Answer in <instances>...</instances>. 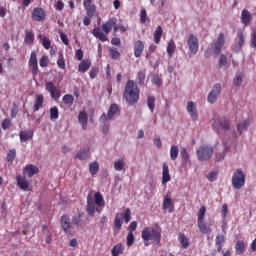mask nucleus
I'll return each instance as SVG.
<instances>
[{"instance_id": "obj_1", "label": "nucleus", "mask_w": 256, "mask_h": 256, "mask_svg": "<svg viewBox=\"0 0 256 256\" xmlns=\"http://www.w3.org/2000/svg\"><path fill=\"white\" fill-rule=\"evenodd\" d=\"M139 86L133 80H128L124 90V99L129 105H135L139 101Z\"/></svg>"}, {"instance_id": "obj_2", "label": "nucleus", "mask_w": 256, "mask_h": 256, "mask_svg": "<svg viewBox=\"0 0 256 256\" xmlns=\"http://www.w3.org/2000/svg\"><path fill=\"white\" fill-rule=\"evenodd\" d=\"M115 25H117V18H111L106 23L102 24V30L101 28L96 27L93 29L92 33L94 37L105 43V41H107V34L110 33Z\"/></svg>"}, {"instance_id": "obj_3", "label": "nucleus", "mask_w": 256, "mask_h": 256, "mask_svg": "<svg viewBox=\"0 0 256 256\" xmlns=\"http://www.w3.org/2000/svg\"><path fill=\"white\" fill-rule=\"evenodd\" d=\"M141 237L145 241V247H149V243L147 241H152L153 243H156V245H159V243H161V232L155 230V228H145L142 231Z\"/></svg>"}, {"instance_id": "obj_4", "label": "nucleus", "mask_w": 256, "mask_h": 256, "mask_svg": "<svg viewBox=\"0 0 256 256\" xmlns=\"http://www.w3.org/2000/svg\"><path fill=\"white\" fill-rule=\"evenodd\" d=\"M212 129H214L216 133H219L221 129H223V131H229V129H231V124H229V120L225 118V116L214 114L212 119Z\"/></svg>"}, {"instance_id": "obj_5", "label": "nucleus", "mask_w": 256, "mask_h": 256, "mask_svg": "<svg viewBox=\"0 0 256 256\" xmlns=\"http://www.w3.org/2000/svg\"><path fill=\"white\" fill-rule=\"evenodd\" d=\"M198 161H209L213 157V146L204 144L197 150Z\"/></svg>"}, {"instance_id": "obj_6", "label": "nucleus", "mask_w": 256, "mask_h": 256, "mask_svg": "<svg viewBox=\"0 0 256 256\" xmlns=\"http://www.w3.org/2000/svg\"><path fill=\"white\" fill-rule=\"evenodd\" d=\"M232 186L234 189L245 187V173L241 169H237L232 175Z\"/></svg>"}, {"instance_id": "obj_7", "label": "nucleus", "mask_w": 256, "mask_h": 256, "mask_svg": "<svg viewBox=\"0 0 256 256\" xmlns=\"http://www.w3.org/2000/svg\"><path fill=\"white\" fill-rule=\"evenodd\" d=\"M221 91H223L221 83H216L213 85L211 91L207 95V101L208 103H210V105H214V103H217V99H219Z\"/></svg>"}, {"instance_id": "obj_8", "label": "nucleus", "mask_w": 256, "mask_h": 256, "mask_svg": "<svg viewBox=\"0 0 256 256\" xmlns=\"http://www.w3.org/2000/svg\"><path fill=\"white\" fill-rule=\"evenodd\" d=\"M119 111V106L117 104H112L108 110V113H103L100 117V123H107V121H115V115Z\"/></svg>"}, {"instance_id": "obj_9", "label": "nucleus", "mask_w": 256, "mask_h": 256, "mask_svg": "<svg viewBox=\"0 0 256 256\" xmlns=\"http://www.w3.org/2000/svg\"><path fill=\"white\" fill-rule=\"evenodd\" d=\"M187 46L190 51V55H197L199 52V38L194 34H190L187 39Z\"/></svg>"}, {"instance_id": "obj_10", "label": "nucleus", "mask_w": 256, "mask_h": 256, "mask_svg": "<svg viewBox=\"0 0 256 256\" xmlns=\"http://www.w3.org/2000/svg\"><path fill=\"white\" fill-rule=\"evenodd\" d=\"M186 111L192 121H197L199 119V112L197 111V104L193 101H188L186 105Z\"/></svg>"}, {"instance_id": "obj_11", "label": "nucleus", "mask_w": 256, "mask_h": 256, "mask_svg": "<svg viewBox=\"0 0 256 256\" xmlns=\"http://www.w3.org/2000/svg\"><path fill=\"white\" fill-rule=\"evenodd\" d=\"M45 89H46V91H49L50 96L55 101H57V99H59V97H61V95L59 94V90L57 89V86L55 84H53V82H47Z\"/></svg>"}, {"instance_id": "obj_12", "label": "nucleus", "mask_w": 256, "mask_h": 256, "mask_svg": "<svg viewBox=\"0 0 256 256\" xmlns=\"http://www.w3.org/2000/svg\"><path fill=\"white\" fill-rule=\"evenodd\" d=\"M162 209L163 211H168V213H173L175 211V204L173 203V200L165 196L162 202Z\"/></svg>"}, {"instance_id": "obj_13", "label": "nucleus", "mask_w": 256, "mask_h": 256, "mask_svg": "<svg viewBox=\"0 0 256 256\" xmlns=\"http://www.w3.org/2000/svg\"><path fill=\"white\" fill-rule=\"evenodd\" d=\"M29 67L32 69V73L37 75L39 64L37 62V52H32L29 60Z\"/></svg>"}, {"instance_id": "obj_14", "label": "nucleus", "mask_w": 256, "mask_h": 256, "mask_svg": "<svg viewBox=\"0 0 256 256\" xmlns=\"http://www.w3.org/2000/svg\"><path fill=\"white\" fill-rule=\"evenodd\" d=\"M33 21H44L45 19V10L43 8H34L32 11Z\"/></svg>"}, {"instance_id": "obj_15", "label": "nucleus", "mask_w": 256, "mask_h": 256, "mask_svg": "<svg viewBox=\"0 0 256 256\" xmlns=\"http://www.w3.org/2000/svg\"><path fill=\"white\" fill-rule=\"evenodd\" d=\"M251 121L249 119H244L240 123L237 124V133L236 135H243L247 129H249V125Z\"/></svg>"}, {"instance_id": "obj_16", "label": "nucleus", "mask_w": 256, "mask_h": 256, "mask_svg": "<svg viewBox=\"0 0 256 256\" xmlns=\"http://www.w3.org/2000/svg\"><path fill=\"white\" fill-rule=\"evenodd\" d=\"M61 227L65 233H71V218L68 215L61 217Z\"/></svg>"}, {"instance_id": "obj_17", "label": "nucleus", "mask_w": 256, "mask_h": 256, "mask_svg": "<svg viewBox=\"0 0 256 256\" xmlns=\"http://www.w3.org/2000/svg\"><path fill=\"white\" fill-rule=\"evenodd\" d=\"M145 49V44L143 43V41H136L134 43V57H141V55L143 54V50Z\"/></svg>"}, {"instance_id": "obj_18", "label": "nucleus", "mask_w": 256, "mask_h": 256, "mask_svg": "<svg viewBox=\"0 0 256 256\" xmlns=\"http://www.w3.org/2000/svg\"><path fill=\"white\" fill-rule=\"evenodd\" d=\"M17 185L22 189V191H28L29 190V180L27 178L19 175L16 177Z\"/></svg>"}, {"instance_id": "obj_19", "label": "nucleus", "mask_w": 256, "mask_h": 256, "mask_svg": "<svg viewBox=\"0 0 256 256\" xmlns=\"http://www.w3.org/2000/svg\"><path fill=\"white\" fill-rule=\"evenodd\" d=\"M89 121V118H87V113L85 111H82L78 115V123L81 125V128L83 131L87 130V123Z\"/></svg>"}, {"instance_id": "obj_20", "label": "nucleus", "mask_w": 256, "mask_h": 256, "mask_svg": "<svg viewBox=\"0 0 256 256\" xmlns=\"http://www.w3.org/2000/svg\"><path fill=\"white\" fill-rule=\"evenodd\" d=\"M251 19H253L251 12H249V10H243L241 13V22L245 27H247V25H251Z\"/></svg>"}, {"instance_id": "obj_21", "label": "nucleus", "mask_w": 256, "mask_h": 256, "mask_svg": "<svg viewBox=\"0 0 256 256\" xmlns=\"http://www.w3.org/2000/svg\"><path fill=\"white\" fill-rule=\"evenodd\" d=\"M171 181V174H169V166L167 164H163L162 168V183L165 185L166 183H169Z\"/></svg>"}, {"instance_id": "obj_22", "label": "nucleus", "mask_w": 256, "mask_h": 256, "mask_svg": "<svg viewBox=\"0 0 256 256\" xmlns=\"http://www.w3.org/2000/svg\"><path fill=\"white\" fill-rule=\"evenodd\" d=\"M19 137L21 143H25L26 141H29V139H33V130L20 131Z\"/></svg>"}, {"instance_id": "obj_23", "label": "nucleus", "mask_w": 256, "mask_h": 256, "mask_svg": "<svg viewBox=\"0 0 256 256\" xmlns=\"http://www.w3.org/2000/svg\"><path fill=\"white\" fill-rule=\"evenodd\" d=\"M27 177H33V175H37L39 173V168L33 164H29L24 169Z\"/></svg>"}, {"instance_id": "obj_24", "label": "nucleus", "mask_w": 256, "mask_h": 256, "mask_svg": "<svg viewBox=\"0 0 256 256\" xmlns=\"http://www.w3.org/2000/svg\"><path fill=\"white\" fill-rule=\"evenodd\" d=\"M95 201H93V199H91V196L87 197V213L90 216L95 215Z\"/></svg>"}, {"instance_id": "obj_25", "label": "nucleus", "mask_w": 256, "mask_h": 256, "mask_svg": "<svg viewBox=\"0 0 256 256\" xmlns=\"http://www.w3.org/2000/svg\"><path fill=\"white\" fill-rule=\"evenodd\" d=\"M89 148H83L82 150L78 151L76 154L77 159H80V161H85V159H89Z\"/></svg>"}, {"instance_id": "obj_26", "label": "nucleus", "mask_w": 256, "mask_h": 256, "mask_svg": "<svg viewBox=\"0 0 256 256\" xmlns=\"http://www.w3.org/2000/svg\"><path fill=\"white\" fill-rule=\"evenodd\" d=\"M198 228L200 229L201 233H203L204 235H209L213 231L211 227L207 226L205 221L198 222Z\"/></svg>"}, {"instance_id": "obj_27", "label": "nucleus", "mask_w": 256, "mask_h": 256, "mask_svg": "<svg viewBox=\"0 0 256 256\" xmlns=\"http://www.w3.org/2000/svg\"><path fill=\"white\" fill-rule=\"evenodd\" d=\"M91 67V61L89 60H83L79 66H78V71L80 73H86V71L89 70V68Z\"/></svg>"}, {"instance_id": "obj_28", "label": "nucleus", "mask_w": 256, "mask_h": 256, "mask_svg": "<svg viewBox=\"0 0 256 256\" xmlns=\"http://www.w3.org/2000/svg\"><path fill=\"white\" fill-rule=\"evenodd\" d=\"M175 49H177V45L175 44V41L170 40L167 45V53L170 59L171 57H173V55H175Z\"/></svg>"}, {"instance_id": "obj_29", "label": "nucleus", "mask_w": 256, "mask_h": 256, "mask_svg": "<svg viewBox=\"0 0 256 256\" xmlns=\"http://www.w3.org/2000/svg\"><path fill=\"white\" fill-rule=\"evenodd\" d=\"M114 169L115 171H125V160L123 158H119L114 161Z\"/></svg>"}, {"instance_id": "obj_30", "label": "nucleus", "mask_w": 256, "mask_h": 256, "mask_svg": "<svg viewBox=\"0 0 256 256\" xmlns=\"http://www.w3.org/2000/svg\"><path fill=\"white\" fill-rule=\"evenodd\" d=\"M94 205H98V207H105V200L103 199V195H101V193L96 192L94 194Z\"/></svg>"}, {"instance_id": "obj_31", "label": "nucleus", "mask_w": 256, "mask_h": 256, "mask_svg": "<svg viewBox=\"0 0 256 256\" xmlns=\"http://www.w3.org/2000/svg\"><path fill=\"white\" fill-rule=\"evenodd\" d=\"M178 157H179V147L176 145H172L170 148V159H172V161H177Z\"/></svg>"}, {"instance_id": "obj_32", "label": "nucleus", "mask_w": 256, "mask_h": 256, "mask_svg": "<svg viewBox=\"0 0 256 256\" xmlns=\"http://www.w3.org/2000/svg\"><path fill=\"white\" fill-rule=\"evenodd\" d=\"M163 36V28L161 26H157L154 32V41L155 43H161V37Z\"/></svg>"}, {"instance_id": "obj_33", "label": "nucleus", "mask_w": 256, "mask_h": 256, "mask_svg": "<svg viewBox=\"0 0 256 256\" xmlns=\"http://www.w3.org/2000/svg\"><path fill=\"white\" fill-rule=\"evenodd\" d=\"M178 241L182 245L183 249H187V247H189V239L187 238V236H185V234L180 233L178 235Z\"/></svg>"}, {"instance_id": "obj_34", "label": "nucleus", "mask_w": 256, "mask_h": 256, "mask_svg": "<svg viewBox=\"0 0 256 256\" xmlns=\"http://www.w3.org/2000/svg\"><path fill=\"white\" fill-rule=\"evenodd\" d=\"M125 250V248L123 247V244H116L113 248H112V256H119L121 255V253H123V251Z\"/></svg>"}, {"instance_id": "obj_35", "label": "nucleus", "mask_w": 256, "mask_h": 256, "mask_svg": "<svg viewBox=\"0 0 256 256\" xmlns=\"http://www.w3.org/2000/svg\"><path fill=\"white\" fill-rule=\"evenodd\" d=\"M237 255H242L245 252V241L238 240L235 245Z\"/></svg>"}, {"instance_id": "obj_36", "label": "nucleus", "mask_w": 256, "mask_h": 256, "mask_svg": "<svg viewBox=\"0 0 256 256\" xmlns=\"http://www.w3.org/2000/svg\"><path fill=\"white\" fill-rule=\"evenodd\" d=\"M241 83H243V73H237L233 79L234 87H241Z\"/></svg>"}, {"instance_id": "obj_37", "label": "nucleus", "mask_w": 256, "mask_h": 256, "mask_svg": "<svg viewBox=\"0 0 256 256\" xmlns=\"http://www.w3.org/2000/svg\"><path fill=\"white\" fill-rule=\"evenodd\" d=\"M89 171H90L91 175H97V173H99V163H97V162L90 163Z\"/></svg>"}, {"instance_id": "obj_38", "label": "nucleus", "mask_w": 256, "mask_h": 256, "mask_svg": "<svg viewBox=\"0 0 256 256\" xmlns=\"http://www.w3.org/2000/svg\"><path fill=\"white\" fill-rule=\"evenodd\" d=\"M205 213H207V208L205 206H202L200 210L198 211V220L197 223H201L205 221Z\"/></svg>"}, {"instance_id": "obj_39", "label": "nucleus", "mask_w": 256, "mask_h": 256, "mask_svg": "<svg viewBox=\"0 0 256 256\" xmlns=\"http://www.w3.org/2000/svg\"><path fill=\"white\" fill-rule=\"evenodd\" d=\"M62 101H63L64 105H73L75 98L71 94H66L63 96Z\"/></svg>"}, {"instance_id": "obj_40", "label": "nucleus", "mask_w": 256, "mask_h": 256, "mask_svg": "<svg viewBox=\"0 0 256 256\" xmlns=\"http://www.w3.org/2000/svg\"><path fill=\"white\" fill-rule=\"evenodd\" d=\"M43 101H44L43 95H39L35 100L34 111H38L39 109H41V105H43Z\"/></svg>"}, {"instance_id": "obj_41", "label": "nucleus", "mask_w": 256, "mask_h": 256, "mask_svg": "<svg viewBox=\"0 0 256 256\" xmlns=\"http://www.w3.org/2000/svg\"><path fill=\"white\" fill-rule=\"evenodd\" d=\"M180 155L182 157V161H183L184 165H187V163H189V153L187 152V149L182 148L180 150Z\"/></svg>"}, {"instance_id": "obj_42", "label": "nucleus", "mask_w": 256, "mask_h": 256, "mask_svg": "<svg viewBox=\"0 0 256 256\" xmlns=\"http://www.w3.org/2000/svg\"><path fill=\"white\" fill-rule=\"evenodd\" d=\"M114 224H115L116 229H118V231H119V229H121V227H123V216L120 214H117L115 217Z\"/></svg>"}, {"instance_id": "obj_43", "label": "nucleus", "mask_w": 256, "mask_h": 256, "mask_svg": "<svg viewBox=\"0 0 256 256\" xmlns=\"http://www.w3.org/2000/svg\"><path fill=\"white\" fill-rule=\"evenodd\" d=\"M147 105L148 109H150L151 113H153V111H155V97L148 96Z\"/></svg>"}, {"instance_id": "obj_44", "label": "nucleus", "mask_w": 256, "mask_h": 256, "mask_svg": "<svg viewBox=\"0 0 256 256\" xmlns=\"http://www.w3.org/2000/svg\"><path fill=\"white\" fill-rule=\"evenodd\" d=\"M50 119L52 121L55 119H59V109L56 106L50 109Z\"/></svg>"}, {"instance_id": "obj_45", "label": "nucleus", "mask_w": 256, "mask_h": 256, "mask_svg": "<svg viewBox=\"0 0 256 256\" xmlns=\"http://www.w3.org/2000/svg\"><path fill=\"white\" fill-rule=\"evenodd\" d=\"M24 41L27 43V45H31L33 41H35V35L33 32H27Z\"/></svg>"}, {"instance_id": "obj_46", "label": "nucleus", "mask_w": 256, "mask_h": 256, "mask_svg": "<svg viewBox=\"0 0 256 256\" xmlns=\"http://www.w3.org/2000/svg\"><path fill=\"white\" fill-rule=\"evenodd\" d=\"M57 65L59 69H65V57L63 56V53L58 55Z\"/></svg>"}, {"instance_id": "obj_47", "label": "nucleus", "mask_w": 256, "mask_h": 256, "mask_svg": "<svg viewBox=\"0 0 256 256\" xmlns=\"http://www.w3.org/2000/svg\"><path fill=\"white\" fill-rule=\"evenodd\" d=\"M133 243H135V236L133 235V232H129L126 238V245L131 247Z\"/></svg>"}, {"instance_id": "obj_48", "label": "nucleus", "mask_w": 256, "mask_h": 256, "mask_svg": "<svg viewBox=\"0 0 256 256\" xmlns=\"http://www.w3.org/2000/svg\"><path fill=\"white\" fill-rule=\"evenodd\" d=\"M245 37H246V35L243 32H240L238 34V47H239V49H241V47H243V45H245Z\"/></svg>"}, {"instance_id": "obj_49", "label": "nucleus", "mask_w": 256, "mask_h": 256, "mask_svg": "<svg viewBox=\"0 0 256 256\" xmlns=\"http://www.w3.org/2000/svg\"><path fill=\"white\" fill-rule=\"evenodd\" d=\"M87 11L88 17H95V12L97 11V7L95 5L84 8Z\"/></svg>"}, {"instance_id": "obj_50", "label": "nucleus", "mask_w": 256, "mask_h": 256, "mask_svg": "<svg viewBox=\"0 0 256 256\" xmlns=\"http://www.w3.org/2000/svg\"><path fill=\"white\" fill-rule=\"evenodd\" d=\"M122 216V219L125 220L126 223H129V221H131V210L130 209H126L124 213L119 214Z\"/></svg>"}, {"instance_id": "obj_51", "label": "nucleus", "mask_w": 256, "mask_h": 256, "mask_svg": "<svg viewBox=\"0 0 256 256\" xmlns=\"http://www.w3.org/2000/svg\"><path fill=\"white\" fill-rule=\"evenodd\" d=\"M225 243V236L218 235L216 237V245H218V251H221V245Z\"/></svg>"}, {"instance_id": "obj_52", "label": "nucleus", "mask_w": 256, "mask_h": 256, "mask_svg": "<svg viewBox=\"0 0 256 256\" xmlns=\"http://www.w3.org/2000/svg\"><path fill=\"white\" fill-rule=\"evenodd\" d=\"M15 155H17V152L15 151V149L10 150L9 153L7 154V161L9 163H12V161L15 160Z\"/></svg>"}, {"instance_id": "obj_53", "label": "nucleus", "mask_w": 256, "mask_h": 256, "mask_svg": "<svg viewBox=\"0 0 256 256\" xmlns=\"http://www.w3.org/2000/svg\"><path fill=\"white\" fill-rule=\"evenodd\" d=\"M250 47H252V49H256V30H253L251 33Z\"/></svg>"}, {"instance_id": "obj_54", "label": "nucleus", "mask_w": 256, "mask_h": 256, "mask_svg": "<svg viewBox=\"0 0 256 256\" xmlns=\"http://www.w3.org/2000/svg\"><path fill=\"white\" fill-rule=\"evenodd\" d=\"M219 67H225L227 65V56L221 54L218 62Z\"/></svg>"}, {"instance_id": "obj_55", "label": "nucleus", "mask_w": 256, "mask_h": 256, "mask_svg": "<svg viewBox=\"0 0 256 256\" xmlns=\"http://www.w3.org/2000/svg\"><path fill=\"white\" fill-rule=\"evenodd\" d=\"M42 45L44 49H51V40L48 37L42 38Z\"/></svg>"}, {"instance_id": "obj_56", "label": "nucleus", "mask_w": 256, "mask_h": 256, "mask_svg": "<svg viewBox=\"0 0 256 256\" xmlns=\"http://www.w3.org/2000/svg\"><path fill=\"white\" fill-rule=\"evenodd\" d=\"M215 43L218 44V45L224 46L225 45V34L224 33H220L218 38L216 39Z\"/></svg>"}, {"instance_id": "obj_57", "label": "nucleus", "mask_w": 256, "mask_h": 256, "mask_svg": "<svg viewBox=\"0 0 256 256\" xmlns=\"http://www.w3.org/2000/svg\"><path fill=\"white\" fill-rule=\"evenodd\" d=\"M153 143L157 149H161L162 143H161V137L160 136H154Z\"/></svg>"}, {"instance_id": "obj_58", "label": "nucleus", "mask_w": 256, "mask_h": 256, "mask_svg": "<svg viewBox=\"0 0 256 256\" xmlns=\"http://www.w3.org/2000/svg\"><path fill=\"white\" fill-rule=\"evenodd\" d=\"M207 179H208V181H210L211 183L215 182V180L217 179V172L211 171V172L207 175Z\"/></svg>"}, {"instance_id": "obj_59", "label": "nucleus", "mask_w": 256, "mask_h": 256, "mask_svg": "<svg viewBox=\"0 0 256 256\" xmlns=\"http://www.w3.org/2000/svg\"><path fill=\"white\" fill-rule=\"evenodd\" d=\"M72 223H74V225H77V227H79V225H81V214H76L72 218Z\"/></svg>"}, {"instance_id": "obj_60", "label": "nucleus", "mask_w": 256, "mask_h": 256, "mask_svg": "<svg viewBox=\"0 0 256 256\" xmlns=\"http://www.w3.org/2000/svg\"><path fill=\"white\" fill-rule=\"evenodd\" d=\"M110 55L112 56L113 59H119V56L121 55L119 51L115 48H110Z\"/></svg>"}, {"instance_id": "obj_61", "label": "nucleus", "mask_w": 256, "mask_h": 256, "mask_svg": "<svg viewBox=\"0 0 256 256\" xmlns=\"http://www.w3.org/2000/svg\"><path fill=\"white\" fill-rule=\"evenodd\" d=\"M153 85H156V87H161V79L158 75H154L152 78Z\"/></svg>"}, {"instance_id": "obj_62", "label": "nucleus", "mask_w": 256, "mask_h": 256, "mask_svg": "<svg viewBox=\"0 0 256 256\" xmlns=\"http://www.w3.org/2000/svg\"><path fill=\"white\" fill-rule=\"evenodd\" d=\"M141 23H147V10L143 9L140 14Z\"/></svg>"}, {"instance_id": "obj_63", "label": "nucleus", "mask_w": 256, "mask_h": 256, "mask_svg": "<svg viewBox=\"0 0 256 256\" xmlns=\"http://www.w3.org/2000/svg\"><path fill=\"white\" fill-rule=\"evenodd\" d=\"M48 63H49V59L47 58V56H43L40 59V67H47Z\"/></svg>"}, {"instance_id": "obj_64", "label": "nucleus", "mask_w": 256, "mask_h": 256, "mask_svg": "<svg viewBox=\"0 0 256 256\" xmlns=\"http://www.w3.org/2000/svg\"><path fill=\"white\" fill-rule=\"evenodd\" d=\"M225 159V151L218 152L215 156L216 161H223Z\"/></svg>"}]
</instances>
